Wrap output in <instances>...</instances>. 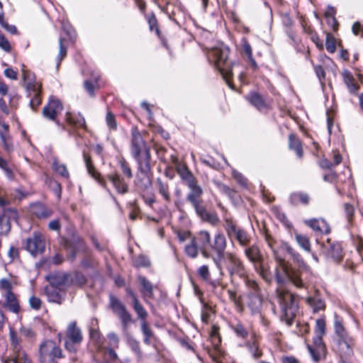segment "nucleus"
I'll return each instance as SVG.
<instances>
[{
	"label": "nucleus",
	"instance_id": "f257e3e1",
	"mask_svg": "<svg viewBox=\"0 0 363 363\" xmlns=\"http://www.w3.org/2000/svg\"><path fill=\"white\" fill-rule=\"evenodd\" d=\"M228 48L225 46H220L213 48L210 50L207 54V57L209 61L213 62L215 67L219 70L229 87L233 89V85L230 82L232 65L231 62L228 61Z\"/></svg>",
	"mask_w": 363,
	"mask_h": 363
},
{
	"label": "nucleus",
	"instance_id": "f03ea898",
	"mask_svg": "<svg viewBox=\"0 0 363 363\" xmlns=\"http://www.w3.org/2000/svg\"><path fill=\"white\" fill-rule=\"evenodd\" d=\"M277 297L281 308V320L287 325H291L298 310L294 296L289 291L277 288Z\"/></svg>",
	"mask_w": 363,
	"mask_h": 363
},
{
	"label": "nucleus",
	"instance_id": "7ed1b4c3",
	"mask_svg": "<svg viewBox=\"0 0 363 363\" xmlns=\"http://www.w3.org/2000/svg\"><path fill=\"white\" fill-rule=\"evenodd\" d=\"M274 259L277 263L275 268V279L279 285L284 284L286 279H289L296 286L301 288L303 286L299 274L288 268L285 260L274 252Z\"/></svg>",
	"mask_w": 363,
	"mask_h": 363
},
{
	"label": "nucleus",
	"instance_id": "20e7f679",
	"mask_svg": "<svg viewBox=\"0 0 363 363\" xmlns=\"http://www.w3.org/2000/svg\"><path fill=\"white\" fill-rule=\"evenodd\" d=\"M246 286L250 291L246 294L245 303L252 315L259 314L263 301L261 290L254 280H246Z\"/></svg>",
	"mask_w": 363,
	"mask_h": 363
},
{
	"label": "nucleus",
	"instance_id": "39448f33",
	"mask_svg": "<svg viewBox=\"0 0 363 363\" xmlns=\"http://www.w3.org/2000/svg\"><path fill=\"white\" fill-rule=\"evenodd\" d=\"M12 289L13 282L10 279L2 278L0 279V292L4 299L2 303L3 307L12 313H18L20 311V306Z\"/></svg>",
	"mask_w": 363,
	"mask_h": 363
},
{
	"label": "nucleus",
	"instance_id": "423d86ee",
	"mask_svg": "<svg viewBox=\"0 0 363 363\" xmlns=\"http://www.w3.org/2000/svg\"><path fill=\"white\" fill-rule=\"evenodd\" d=\"M62 357L61 349L52 340L43 342L39 348V360L40 363H57Z\"/></svg>",
	"mask_w": 363,
	"mask_h": 363
},
{
	"label": "nucleus",
	"instance_id": "0eeeda50",
	"mask_svg": "<svg viewBox=\"0 0 363 363\" xmlns=\"http://www.w3.org/2000/svg\"><path fill=\"white\" fill-rule=\"evenodd\" d=\"M225 264L227 270L231 278L234 276H238L243 279L246 284V280H250L247 277V271L242 260L235 254L227 252L225 255Z\"/></svg>",
	"mask_w": 363,
	"mask_h": 363
},
{
	"label": "nucleus",
	"instance_id": "6e6552de",
	"mask_svg": "<svg viewBox=\"0 0 363 363\" xmlns=\"http://www.w3.org/2000/svg\"><path fill=\"white\" fill-rule=\"evenodd\" d=\"M66 337L67 340L65 343V348L71 352H75L77 351L76 346L79 345L83 339L82 331L77 326L76 322L69 323L66 330Z\"/></svg>",
	"mask_w": 363,
	"mask_h": 363
},
{
	"label": "nucleus",
	"instance_id": "1a4fd4ad",
	"mask_svg": "<svg viewBox=\"0 0 363 363\" xmlns=\"http://www.w3.org/2000/svg\"><path fill=\"white\" fill-rule=\"evenodd\" d=\"M226 246L227 242L225 237L221 233H217L215 235L213 242L210 244L211 250L216 253L217 257H213V259L216 267L220 270V274L221 275H223V269L220 259L224 257Z\"/></svg>",
	"mask_w": 363,
	"mask_h": 363
},
{
	"label": "nucleus",
	"instance_id": "9d476101",
	"mask_svg": "<svg viewBox=\"0 0 363 363\" xmlns=\"http://www.w3.org/2000/svg\"><path fill=\"white\" fill-rule=\"evenodd\" d=\"M110 306L113 311L121 319L123 330H127L128 325L132 322V316L125 306L115 296H110Z\"/></svg>",
	"mask_w": 363,
	"mask_h": 363
},
{
	"label": "nucleus",
	"instance_id": "9b49d317",
	"mask_svg": "<svg viewBox=\"0 0 363 363\" xmlns=\"http://www.w3.org/2000/svg\"><path fill=\"white\" fill-rule=\"evenodd\" d=\"M45 240L40 233L34 232L26 240V249L33 257L42 254L45 250Z\"/></svg>",
	"mask_w": 363,
	"mask_h": 363
},
{
	"label": "nucleus",
	"instance_id": "f8f14e48",
	"mask_svg": "<svg viewBox=\"0 0 363 363\" xmlns=\"http://www.w3.org/2000/svg\"><path fill=\"white\" fill-rule=\"evenodd\" d=\"M321 335H315L313 345H308V350L314 362H318L325 357L326 348Z\"/></svg>",
	"mask_w": 363,
	"mask_h": 363
},
{
	"label": "nucleus",
	"instance_id": "ddd939ff",
	"mask_svg": "<svg viewBox=\"0 0 363 363\" xmlns=\"http://www.w3.org/2000/svg\"><path fill=\"white\" fill-rule=\"evenodd\" d=\"M189 187L190 191L186 196V201L191 204L195 211H196L203 206L201 200L203 190L194 181L189 182Z\"/></svg>",
	"mask_w": 363,
	"mask_h": 363
},
{
	"label": "nucleus",
	"instance_id": "4468645a",
	"mask_svg": "<svg viewBox=\"0 0 363 363\" xmlns=\"http://www.w3.org/2000/svg\"><path fill=\"white\" fill-rule=\"evenodd\" d=\"M225 230L228 236L235 237L240 245L246 246L250 242V238L247 233L229 220H226Z\"/></svg>",
	"mask_w": 363,
	"mask_h": 363
},
{
	"label": "nucleus",
	"instance_id": "2eb2a0df",
	"mask_svg": "<svg viewBox=\"0 0 363 363\" xmlns=\"http://www.w3.org/2000/svg\"><path fill=\"white\" fill-rule=\"evenodd\" d=\"M18 213L13 208L6 209L0 215V235H7L11 230V222L16 221Z\"/></svg>",
	"mask_w": 363,
	"mask_h": 363
},
{
	"label": "nucleus",
	"instance_id": "dca6fc26",
	"mask_svg": "<svg viewBox=\"0 0 363 363\" xmlns=\"http://www.w3.org/2000/svg\"><path fill=\"white\" fill-rule=\"evenodd\" d=\"M63 107L60 101L55 98H50L48 104L43 109V116L51 121H55L57 115L60 113Z\"/></svg>",
	"mask_w": 363,
	"mask_h": 363
},
{
	"label": "nucleus",
	"instance_id": "f3484780",
	"mask_svg": "<svg viewBox=\"0 0 363 363\" xmlns=\"http://www.w3.org/2000/svg\"><path fill=\"white\" fill-rule=\"evenodd\" d=\"M145 150H149L146 147L143 137L137 128L132 129V154L134 157H138Z\"/></svg>",
	"mask_w": 363,
	"mask_h": 363
},
{
	"label": "nucleus",
	"instance_id": "a211bd4d",
	"mask_svg": "<svg viewBox=\"0 0 363 363\" xmlns=\"http://www.w3.org/2000/svg\"><path fill=\"white\" fill-rule=\"evenodd\" d=\"M22 72L24 86L28 95H31V94H36L38 90H40V84L35 82L34 74L24 69L22 70Z\"/></svg>",
	"mask_w": 363,
	"mask_h": 363
},
{
	"label": "nucleus",
	"instance_id": "6ab92c4d",
	"mask_svg": "<svg viewBox=\"0 0 363 363\" xmlns=\"http://www.w3.org/2000/svg\"><path fill=\"white\" fill-rule=\"evenodd\" d=\"M337 347L342 356L348 357L352 354L354 340L351 336L337 339Z\"/></svg>",
	"mask_w": 363,
	"mask_h": 363
},
{
	"label": "nucleus",
	"instance_id": "aec40b11",
	"mask_svg": "<svg viewBox=\"0 0 363 363\" xmlns=\"http://www.w3.org/2000/svg\"><path fill=\"white\" fill-rule=\"evenodd\" d=\"M304 223L314 231L320 233L327 234L330 230L328 224L323 219H309L306 220Z\"/></svg>",
	"mask_w": 363,
	"mask_h": 363
},
{
	"label": "nucleus",
	"instance_id": "412c9836",
	"mask_svg": "<svg viewBox=\"0 0 363 363\" xmlns=\"http://www.w3.org/2000/svg\"><path fill=\"white\" fill-rule=\"evenodd\" d=\"M45 293L50 302L57 303L58 304L62 303L65 295V293L62 291L60 289L52 284L45 289Z\"/></svg>",
	"mask_w": 363,
	"mask_h": 363
},
{
	"label": "nucleus",
	"instance_id": "4be33fe9",
	"mask_svg": "<svg viewBox=\"0 0 363 363\" xmlns=\"http://www.w3.org/2000/svg\"><path fill=\"white\" fill-rule=\"evenodd\" d=\"M108 179L112 182L118 193L125 194L128 191V186L118 173L110 174Z\"/></svg>",
	"mask_w": 363,
	"mask_h": 363
},
{
	"label": "nucleus",
	"instance_id": "5701e85b",
	"mask_svg": "<svg viewBox=\"0 0 363 363\" xmlns=\"http://www.w3.org/2000/svg\"><path fill=\"white\" fill-rule=\"evenodd\" d=\"M341 75L349 92L352 94H356L359 89V86L355 82V79L352 73L347 69H344L342 72Z\"/></svg>",
	"mask_w": 363,
	"mask_h": 363
},
{
	"label": "nucleus",
	"instance_id": "b1692460",
	"mask_svg": "<svg viewBox=\"0 0 363 363\" xmlns=\"http://www.w3.org/2000/svg\"><path fill=\"white\" fill-rule=\"evenodd\" d=\"M138 163V171L143 173L150 172V150H145V152L141 153L138 157H135Z\"/></svg>",
	"mask_w": 363,
	"mask_h": 363
},
{
	"label": "nucleus",
	"instance_id": "393cba45",
	"mask_svg": "<svg viewBox=\"0 0 363 363\" xmlns=\"http://www.w3.org/2000/svg\"><path fill=\"white\" fill-rule=\"evenodd\" d=\"M4 361L6 363H33L31 359L24 350L11 352Z\"/></svg>",
	"mask_w": 363,
	"mask_h": 363
},
{
	"label": "nucleus",
	"instance_id": "a878e982",
	"mask_svg": "<svg viewBox=\"0 0 363 363\" xmlns=\"http://www.w3.org/2000/svg\"><path fill=\"white\" fill-rule=\"evenodd\" d=\"M0 139L4 148L7 152L13 150V145L9 135V125L3 123L0 128Z\"/></svg>",
	"mask_w": 363,
	"mask_h": 363
},
{
	"label": "nucleus",
	"instance_id": "bb28decb",
	"mask_svg": "<svg viewBox=\"0 0 363 363\" xmlns=\"http://www.w3.org/2000/svg\"><path fill=\"white\" fill-rule=\"evenodd\" d=\"M135 183L136 186L142 190H145L149 188L151 185V180L149 172L143 173L138 172L136 174Z\"/></svg>",
	"mask_w": 363,
	"mask_h": 363
},
{
	"label": "nucleus",
	"instance_id": "cd10ccee",
	"mask_svg": "<svg viewBox=\"0 0 363 363\" xmlns=\"http://www.w3.org/2000/svg\"><path fill=\"white\" fill-rule=\"evenodd\" d=\"M196 213L203 220L212 225H216L219 221L217 214L207 211L204 206L196 211Z\"/></svg>",
	"mask_w": 363,
	"mask_h": 363
},
{
	"label": "nucleus",
	"instance_id": "c85d7f7f",
	"mask_svg": "<svg viewBox=\"0 0 363 363\" xmlns=\"http://www.w3.org/2000/svg\"><path fill=\"white\" fill-rule=\"evenodd\" d=\"M30 212L39 218H48L51 215V212L40 203L30 205Z\"/></svg>",
	"mask_w": 363,
	"mask_h": 363
},
{
	"label": "nucleus",
	"instance_id": "c756f323",
	"mask_svg": "<svg viewBox=\"0 0 363 363\" xmlns=\"http://www.w3.org/2000/svg\"><path fill=\"white\" fill-rule=\"evenodd\" d=\"M305 301L314 313L323 310L325 307L324 301L319 296H308L305 298Z\"/></svg>",
	"mask_w": 363,
	"mask_h": 363
},
{
	"label": "nucleus",
	"instance_id": "7c9ffc66",
	"mask_svg": "<svg viewBox=\"0 0 363 363\" xmlns=\"http://www.w3.org/2000/svg\"><path fill=\"white\" fill-rule=\"evenodd\" d=\"M247 347L254 358H259L262 355V352L259 349V339L257 336L253 335L251 340L247 343Z\"/></svg>",
	"mask_w": 363,
	"mask_h": 363
},
{
	"label": "nucleus",
	"instance_id": "2f4dec72",
	"mask_svg": "<svg viewBox=\"0 0 363 363\" xmlns=\"http://www.w3.org/2000/svg\"><path fill=\"white\" fill-rule=\"evenodd\" d=\"M66 120L70 124L77 128H85L86 121L80 113H67Z\"/></svg>",
	"mask_w": 363,
	"mask_h": 363
},
{
	"label": "nucleus",
	"instance_id": "473e14b6",
	"mask_svg": "<svg viewBox=\"0 0 363 363\" xmlns=\"http://www.w3.org/2000/svg\"><path fill=\"white\" fill-rule=\"evenodd\" d=\"M192 240H195L199 248L206 247L211 244V235L206 230H201L192 238Z\"/></svg>",
	"mask_w": 363,
	"mask_h": 363
},
{
	"label": "nucleus",
	"instance_id": "72a5a7b5",
	"mask_svg": "<svg viewBox=\"0 0 363 363\" xmlns=\"http://www.w3.org/2000/svg\"><path fill=\"white\" fill-rule=\"evenodd\" d=\"M327 256L335 262H339L342 258V247L338 243L330 244Z\"/></svg>",
	"mask_w": 363,
	"mask_h": 363
},
{
	"label": "nucleus",
	"instance_id": "f704fd0d",
	"mask_svg": "<svg viewBox=\"0 0 363 363\" xmlns=\"http://www.w3.org/2000/svg\"><path fill=\"white\" fill-rule=\"evenodd\" d=\"M334 328L337 339L350 336L345 328L342 320L337 315L335 316Z\"/></svg>",
	"mask_w": 363,
	"mask_h": 363
},
{
	"label": "nucleus",
	"instance_id": "c9c22d12",
	"mask_svg": "<svg viewBox=\"0 0 363 363\" xmlns=\"http://www.w3.org/2000/svg\"><path fill=\"white\" fill-rule=\"evenodd\" d=\"M294 238L297 244L301 247L303 250L308 252H311V244L309 238L302 234L295 233Z\"/></svg>",
	"mask_w": 363,
	"mask_h": 363
},
{
	"label": "nucleus",
	"instance_id": "e433bc0d",
	"mask_svg": "<svg viewBox=\"0 0 363 363\" xmlns=\"http://www.w3.org/2000/svg\"><path fill=\"white\" fill-rule=\"evenodd\" d=\"M83 156L88 173L94 179L99 181L100 184H102V182L100 179V174L95 169L94 165L92 164L91 157L89 155H87L85 152L83 153Z\"/></svg>",
	"mask_w": 363,
	"mask_h": 363
},
{
	"label": "nucleus",
	"instance_id": "4c0bfd02",
	"mask_svg": "<svg viewBox=\"0 0 363 363\" xmlns=\"http://www.w3.org/2000/svg\"><path fill=\"white\" fill-rule=\"evenodd\" d=\"M245 254L248 259L254 264L260 261L259 250L255 245L250 246L245 249Z\"/></svg>",
	"mask_w": 363,
	"mask_h": 363
},
{
	"label": "nucleus",
	"instance_id": "58836bf2",
	"mask_svg": "<svg viewBox=\"0 0 363 363\" xmlns=\"http://www.w3.org/2000/svg\"><path fill=\"white\" fill-rule=\"evenodd\" d=\"M138 280L143 286L141 291L145 298H152L153 296V289L152 284L143 277H140Z\"/></svg>",
	"mask_w": 363,
	"mask_h": 363
},
{
	"label": "nucleus",
	"instance_id": "ea45409f",
	"mask_svg": "<svg viewBox=\"0 0 363 363\" xmlns=\"http://www.w3.org/2000/svg\"><path fill=\"white\" fill-rule=\"evenodd\" d=\"M51 284L60 289L70 284V275L59 274L53 278Z\"/></svg>",
	"mask_w": 363,
	"mask_h": 363
},
{
	"label": "nucleus",
	"instance_id": "a19ab883",
	"mask_svg": "<svg viewBox=\"0 0 363 363\" xmlns=\"http://www.w3.org/2000/svg\"><path fill=\"white\" fill-rule=\"evenodd\" d=\"M133 308L135 311L138 318L140 320L141 323L146 322V319L148 316V313L142 304L139 302L138 300H135L133 303H132Z\"/></svg>",
	"mask_w": 363,
	"mask_h": 363
},
{
	"label": "nucleus",
	"instance_id": "79ce46f5",
	"mask_svg": "<svg viewBox=\"0 0 363 363\" xmlns=\"http://www.w3.org/2000/svg\"><path fill=\"white\" fill-rule=\"evenodd\" d=\"M9 337L11 341V352H18L19 351L23 350L20 344V338L18 336L16 332L13 329L10 330Z\"/></svg>",
	"mask_w": 363,
	"mask_h": 363
},
{
	"label": "nucleus",
	"instance_id": "37998d69",
	"mask_svg": "<svg viewBox=\"0 0 363 363\" xmlns=\"http://www.w3.org/2000/svg\"><path fill=\"white\" fill-rule=\"evenodd\" d=\"M290 201L294 205H297L299 203L306 205L309 202V196L305 193L295 192L291 194Z\"/></svg>",
	"mask_w": 363,
	"mask_h": 363
},
{
	"label": "nucleus",
	"instance_id": "c03bdc74",
	"mask_svg": "<svg viewBox=\"0 0 363 363\" xmlns=\"http://www.w3.org/2000/svg\"><path fill=\"white\" fill-rule=\"evenodd\" d=\"M184 251L189 257L196 258L199 254V247L195 240L191 238L190 243L185 246Z\"/></svg>",
	"mask_w": 363,
	"mask_h": 363
},
{
	"label": "nucleus",
	"instance_id": "a18cd8bd",
	"mask_svg": "<svg viewBox=\"0 0 363 363\" xmlns=\"http://www.w3.org/2000/svg\"><path fill=\"white\" fill-rule=\"evenodd\" d=\"M289 147L294 150L298 157H301L303 155L301 145L299 140L294 135H289Z\"/></svg>",
	"mask_w": 363,
	"mask_h": 363
},
{
	"label": "nucleus",
	"instance_id": "49530a36",
	"mask_svg": "<svg viewBox=\"0 0 363 363\" xmlns=\"http://www.w3.org/2000/svg\"><path fill=\"white\" fill-rule=\"evenodd\" d=\"M249 101L257 109H261L265 106V104L260 95L257 93H251L247 96Z\"/></svg>",
	"mask_w": 363,
	"mask_h": 363
},
{
	"label": "nucleus",
	"instance_id": "de8ad7c7",
	"mask_svg": "<svg viewBox=\"0 0 363 363\" xmlns=\"http://www.w3.org/2000/svg\"><path fill=\"white\" fill-rule=\"evenodd\" d=\"M157 186L160 194L166 201L170 200V194L169 191V186L167 183H164L160 179H157Z\"/></svg>",
	"mask_w": 363,
	"mask_h": 363
},
{
	"label": "nucleus",
	"instance_id": "09e8293b",
	"mask_svg": "<svg viewBox=\"0 0 363 363\" xmlns=\"http://www.w3.org/2000/svg\"><path fill=\"white\" fill-rule=\"evenodd\" d=\"M141 330L145 336L144 342L147 345L150 344V340L153 337L154 334L147 321L141 323Z\"/></svg>",
	"mask_w": 363,
	"mask_h": 363
},
{
	"label": "nucleus",
	"instance_id": "8fccbe9b",
	"mask_svg": "<svg viewBox=\"0 0 363 363\" xmlns=\"http://www.w3.org/2000/svg\"><path fill=\"white\" fill-rule=\"evenodd\" d=\"M53 169L60 175L63 177L68 178L69 172L66 166L63 164H60L57 161H54L52 163Z\"/></svg>",
	"mask_w": 363,
	"mask_h": 363
},
{
	"label": "nucleus",
	"instance_id": "3c124183",
	"mask_svg": "<svg viewBox=\"0 0 363 363\" xmlns=\"http://www.w3.org/2000/svg\"><path fill=\"white\" fill-rule=\"evenodd\" d=\"M150 265V259L145 255H139L134 259V266L136 267H147Z\"/></svg>",
	"mask_w": 363,
	"mask_h": 363
},
{
	"label": "nucleus",
	"instance_id": "603ef678",
	"mask_svg": "<svg viewBox=\"0 0 363 363\" xmlns=\"http://www.w3.org/2000/svg\"><path fill=\"white\" fill-rule=\"evenodd\" d=\"M260 276L264 279L267 282L272 281V276L270 273V270L268 267H265L263 264H260L259 269L257 270Z\"/></svg>",
	"mask_w": 363,
	"mask_h": 363
},
{
	"label": "nucleus",
	"instance_id": "864d4df0",
	"mask_svg": "<svg viewBox=\"0 0 363 363\" xmlns=\"http://www.w3.org/2000/svg\"><path fill=\"white\" fill-rule=\"evenodd\" d=\"M315 334L316 335H324L325 333V320L324 318H318L315 322Z\"/></svg>",
	"mask_w": 363,
	"mask_h": 363
},
{
	"label": "nucleus",
	"instance_id": "5fc2aeb1",
	"mask_svg": "<svg viewBox=\"0 0 363 363\" xmlns=\"http://www.w3.org/2000/svg\"><path fill=\"white\" fill-rule=\"evenodd\" d=\"M85 283L86 279L84 276L80 273H76L72 277L70 276V284L82 286Z\"/></svg>",
	"mask_w": 363,
	"mask_h": 363
},
{
	"label": "nucleus",
	"instance_id": "6e6d98bb",
	"mask_svg": "<svg viewBox=\"0 0 363 363\" xmlns=\"http://www.w3.org/2000/svg\"><path fill=\"white\" fill-rule=\"evenodd\" d=\"M122 172L129 179L133 177L132 171L127 162L124 158H121L118 160Z\"/></svg>",
	"mask_w": 363,
	"mask_h": 363
},
{
	"label": "nucleus",
	"instance_id": "4d7b16f0",
	"mask_svg": "<svg viewBox=\"0 0 363 363\" xmlns=\"http://www.w3.org/2000/svg\"><path fill=\"white\" fill-rule=\"evenodd\" d=\"M40 94V90H38L36 94H31V95H29V96L31 97L30 106L33 110H35L41 104Z\"/></svg>",
	"mask_w": 363,
	"mask_h": 363
},
{
	"label": "nucleus",
	"instance_id": "13d9d810",
	"mask_svg": "<svg viewBox=\"0 0 363 363\" xmlns=\"http://www.w3.org/2000/svg\"><path fill=\"white\" fill-rule=\"evenodd\" d=\"M325 47L328 52L330 53H333L336 50V42L335 38L331 36L330 35H327Z\"/></svg>",
	"mask_w": 363,
	"mask_h": 363
},
{
	"label": "nucleus",
	"instance_id": "bf43d9fd",
	"mask_svg": "<svg viewBox=\"0 0 363 363\" xmlns=\"http://www.w3.org/2000/svg\"><path fill=\"white\" fill-rule=\"evenodd\" d=\"M108 339V347L118 348L119 345V339L115 333H111L107 335Z\"/></svg>",
	"mask_w": 363,
	"mask_h": 363
},
{
	"label": "nucleus",
	"instance_id": "052dcab7",
	"mask_svg": "<svg viewBox=\"0 0 363 363\" xmlns=\"http://www.w3.org/2000/svg\"><path fill=\"white\" fill-rule=\"evenodd\" d=\"M0 48L6 52H9L11 50V46L9 40L0 32Z\"/></svg>",
	"mask_w": 363,
	"mask_h": 363
},
{
	"label": "nucleus",
	"instance_id": "680f3d73",
	"mask_svg": "<svg viewBox=\"0 0 363 363\" xmlns=\"http://www.w3.org/2000/svg\"><path fill=\"white\" fill-rule=\"evenodd\" d=\"M199 275L204 280H208L210 278V272L208 266L203 265L198 269Z\"/></svg>",
	"mask_w": 363,
	"mask_h": 363
},
{
	"label": "nucleus",
	"instance_id": "e2e57ef3",
	"mask_svg": "<svg viewBox=\"0 0 363 363\" xmlns=\"http://www.w3.org/2000/svg\"><path fill=\"white\" fill-rule=\"evenodd\" d=\"M42 301L41 300L36 296H31L29 298V305L30 308L34 310H39L41 307Z\"/></svg>",
	"mask_w": 363,
	"mask_h": 363
},
{
	"label": "nucleus",
	"instance_id": "0e129e2a",
	"mask_svg": "<svg viewBox=\"0 0 363 363\" xmlns=\"http://www.w3.org/2000/svg\"><path fill=\"white\" fill-rule=\"evenodd\" d=\"M285 249L289 252V254L294 258V260H296L298 262L302 261V257L301 255L298 252H297L295 250H294L291 246H289V245H286Z\"/></svg>",
	"mask_w": 363,
	"mask_h": 363
},
{
	"label": "nucleus",
	"instance_id": "69168bd1",
	"mask_svg": "<svg viewBox=\"0 0 363 363\" xmlns=\"http://www.w3.org/2000/svg\"><path fill=\"white\" fill-rule=\"evenodd\" d=\"M177 238L180 242H184L189 239H191L193 237L191 235V233L188 230H178L177 232Z\"/></svg>",
	"mask_w": 363,
	"mask_h": 363
},
{
	"label": "nucleus",
	"instance_id": "338daca9",
	"mask_svg": "<svg viewBox=\"0 0 363 363\" xmlns=\"http://www.w3.org/2000/svg\"><path fill=\"white\" fill-rule=\"evenodd\" d=\"M233 330L238 336L241 337H245L247 335V332L244 326L241 324H237L233 326Z\"/></svg>",
	"mask_w": 363,
	"mask_h": 363
},
{
	"label": "nucleus",
	"instance_id": "774afa93",
	"mask_svg": "<svg viewBox=\"0 0 363 363\" xmlns=\"http://www.w3.org/2000/svg\"><path fill=\"white\" fill-rule=\"evenodd\" d=\"M8 257L10 259V262L17 259L19 257L18 249L11 246L8 251Z\"/></svg>",
	"mask_w": 363,
	"mask_h": 363
}]
</instances>
